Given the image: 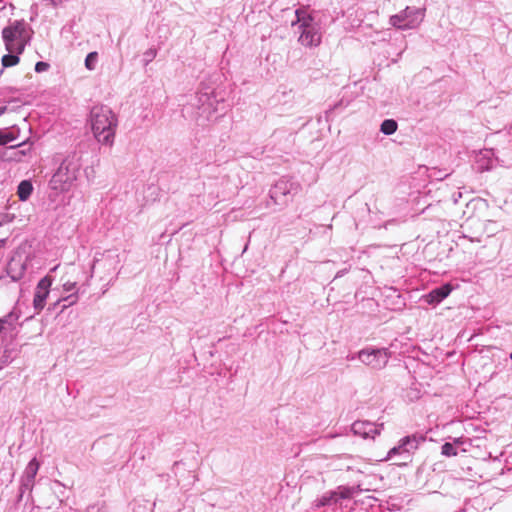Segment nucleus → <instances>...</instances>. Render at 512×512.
<instances>
[{"label": "nucleus", "instance_id": "nucleus-8", "mask_svg": "<svg viewBox=\"0 0 512 512\" xmlns=\"http://www.w3.org/2000/svg\"><path fill=\"white\" fill-rule=\"evenodd\" d=\"M300 185L290 179L281 178L270 191V196L275 203H280L282 197L295 195L299 192Z\"/></svg>", "mask_w": 512, "mask_h": 512}, {"label": "nucleus", "instance_id": "nucleus-29", "mask_svg": "<svg viewBox=\"0 0 512 512\" xmlns=\"http://www.w3.org/2000/svg\"><path fill=\"white\" fill-rule=\"evenodd\" d=\"M7 111V107L6 106H0V116H2L3 114H5Z\"/></svg>", "mask_w": 512, "mask_h": 512}, {"label": "nucleus", "instance_id": "nucleus-10", "mask_svg": "<svg viewBox=\"0 0 512 512\" xmlns=\"http://www.w3.org/2000/svg\"><path fill=\"white\" fill-rule=\"evenodd\" d=\"M383 424H375L369 421H355L352 424V431L354 434L359 435L363 438L374 439L376 435L380 434Z\"/></svg>", "mask_w": 512, "mask_h": 512}, {"label": "nucleus", "instance_id": "nucleus-14", "mask_svg": "<svg viewBox=\"0 0 512 512\" xmlns=\"http://www.w3.org/2000/svg\"><path fill=\"white\" fill-rule=\"evenodd\" d=\"M452 291L450 284H445L433 289L430 293L424 296L426 303L431 305L439 304L443 301Z\"/></svg>", "mask_w": 512, "mask_h": 512}, {"label": "nucleus", "instance_id": "nucleus-11", "mask_svg": "<svg viewBox=\"0 0 512 512\" xmlns=\"http://www.w3.org/2000/svg\"><path fill=\"white\" fill-rule=\"evenodd\" d=\"M198 109L201 111L202 115H206L207 118L211 116L212 113L218 112V100L213 92H200L198 93Z\"/></svg>", "mask_w": 512, "mask_h": 512}, {"label": "nucleus", "instance_id": "nucleus-33", "mask_svg": "<svg viewBox=\"0 0 512 512\" xmlns=\"http://www.w3.org/2000/svg\"><path fill=\"white\" fill-rule=\"evenodd\" d=\"M2 332V323L0 322V333Z\"/></svg>", "mask_w": 512, "mask_h": 512}, {"label": "nucleus", "instance_id": "nucleus-6", "mask_svg": "<svg viewBox=\"0 0 512 512\" xmlns=\"http://www.w3.org/2000/svg\"><path fill=\"white\" fill-rule=\"evenodd\" d=\"M358 359L366 366L381 370L386 367L391 353L387 348H364L357 353Z\"/></svg>", "mask_w": 512, "mask_h": 512}, {"label": "nucleus", "instance_id": "nucleus-18", "mask_svg": "<svg viewBox=\"0 0 512 512\" xmlns=\"http://www.w3.org/2000/svg\"><path fill=\"white\" fill-rule=\"evenodd\" d=\"M338 502V492L330 491L322 495L319 499L315 500L314 507L320 508L324 506H330Z\"/></svg>", "mask_w": 512, "mask_h": 512}, {"label": "nucleus", "instance_id": "nucleus-34", "mask_svg": "<svg viewBox=\"0 0 512 512\" xmlns=\"http://www.w3.org/2000/svg\"><path fill=\"white\" fill-rule=\"evenodd\" d=\"M510 359L512 360V352L510 353Z\"/></svg>", "mask_w": 512, "mask_h": 512}, {"label": "nucleus", "instance_id": "nucleus-25", "mask_svg": "<svg viewBox=\"0 0 512 512\" xmlns=\"http://www.w3.org/2000/svg\"><path fill=\"white\" fill-rule=\"evenodd\" d=\"M14 139L15 136L11 132H5L0 129V145H6Z\"/></svg>", "mask_w": 512, "mask_h": 512}, {"label": "nucleus", "instance_id": "nucleus-2", "mask_svg": "<svg viewBox=\"0 0 512 512\" xmlns=\"http://www.w3.org/2000/svg\"><path fill=\"white\" fill-rule=\"evenodd\" d=\"M291 26L295 34H298V43L304 47H317L321 43L322 35L320 26L305 9L295 10V19Z\"/></svg>", "mask_w": 512, "mask_h": 512}, {"label": "nucleus", "instance_id": "nucleus-28", "mask_svg": "<svg viewBox=\"0 0 512 512\" xmlns=\"http://www.w3.org/2000/svg\"><path fill=\"white\" fill-rule=\"evenodd\" d=\"M87 512H105V510L98 505H91L88 507Z\"/></svg>", "mask_w": 512, "mask_h": 512}, {"label": "nucleus", "instance_id": "nucleus-4", "mask_svg": "<svg viewBox=\"0 0 512 512\" xmlns=\"http://www.w3.org/2000/svg\"><path fill=\"white\" fill-rule=\"evenodd\" d=\"M33 31L24 20L10 22L2 30L5 48L10 53L21 54L30 42Z\"/></svg>", "mask_w": 512, "mask_h": 512}, {"label": "nucleus", "instance_id": "nucleus-27", "mask_svg": "<svg viewBox=\"0 0 512 512\" xmlns=\"http://www.w3.org/2000/svg\"><path fill=\"white\" fill-rule=\"evenodd\" d=\"M50 65L47 62L39 61L35 64V71L37 73L45 72L49 69Z\"/></svg>", "mask_w": 512, "mask_h": 512}, {"label": "nucleus", "instance_id": "nucleus-26", "mask_svg": "<svg viewBox=\"0 0 512 512\" xmlns=\"http://www.w3.org/2000/svg\"><path fill=\"white\" fill-rule=\"evenodd\" d=\"M157 55V51L154 48L148 49L144 53V65H148Z\"/></svg>", "mask_w": 512, "mask_h": 512}, {"label": "nucleus", "instance_id": "nucleus-12", "mask_svg": "<svg viewBox=\"0 0 512 512\" xmlns=\"http://www.w3.org/2000/svg\"><path fill=\"white\" fill-rule=\"evenodd\" d=\"M39 462L36 458H33L25 468L24 475L21 480L20 497H22L25 491H31L34 486V479L39 470Z\"/></svg>", "mask_w": 512, "mask_h": 512}, {"label": "nucleus", "instance_id": "nucleus-15", "mask_svg": "<svg viewBox=\"0 0 512 512\" xmlns=\"http://www.w3.org/2000/svg\"><path fill=\"white\" fill-rule=\"evenodd\" d=\"M493 152L492 150H481L476 156L477 170L484 172L490 170L493 164Z\"/></svg>", "mask_w": 512, "mask_h": 512}, {"label": "nucleus", "instance_id": "nucleus-1", "mask_svg": "<svg viewBox=\"0 0 512 512\" xmlns=\"http://www.w3.org/2000/svg\"><path fill=\"white\" fill-rule=\"evenodd\" d=\"M90 124L95 139L102 145L114 144L117 116L107 106H95L90 112Z\"/></svg>", "mask_w": 512, "mask_h": 512}, {"label": "nucleus", "instance_id": "nucleus-16", "mask_svg": "<svg viewBox=\"0 0 512 512\" xmlns=\"http://www.w3.org/2000/svg\"><path fill=\"white\" fill-rule=\"evenodd\" d=\"M371 483H369L367 486L364 483H359L355 487H343L340 486L336 490L338 492V500L339 499H348L350 498L354 493L362 492V491H370L373 490L370 487Z\"/></svg>", "mask_w": 512, "mask_h": 512}, {"label": "nucleus", "instance_id": "nucleus-30", "mask_svg": "<svg viewBox=\"0 0 512 512\" xmlns=\"http://www.w3.org/2000/svg\"><path fill=\"white\" fill-rule=\"evenodd\" d=\"M6 241L7 239H0V248L5 246Z\"/></svg>", "mask_w": 512, "mask_h": 512}, {"label": "nucleus", "instance_id": "nucleus-5", "mask_svg": "<svg viewBox=\"0 0 512 512\" xmlns=\"http://www.w3.org/2000/svg\"><path fill=\"white\" fill-rule=\"evenodd\" d=\"M425 8L406 6L399 13L391 15L389 24L399 30L417 29L425 18Z\"/></svg>", "mask_w": 512, "mask_h": 512}, {"label": "nucleus", "instance_id": "nucleus-31", "mask_svg": "<svg viewBox=\"0 0 512 512\" xmlns=\"http://www.w3.org/2000/svg\"><path fill=\"white\" fill-rule=\"evenodd\" d=\"M6 222V215L2 217L0 220V226H2Z\"/></svg>", "mask_w": 512, "mask_h": 512}, {"label": "nucleus", "instance_id": "nucleus-32", "mask_svg": "<svg viewBox=\"0 0 512 512\" xmlns=\"http://www.w3.org/2000/svg\"><path fill=\"white\" fill-rule=\"evenodd\" d=\"M355 358V355L348 356V359L353 360Z\"/></svg>", "mask_w": 512, "mask_h": 512}, {"label": "nucleus", "instance_id": "nucleus-7", "mask_svg": "<svg viewBox=\"0 0 512 512\" xmlns=\"http://www.w3.org/2000/svg\"><path fill=\"white\" fill-rule=\"evenodd\" d=\"M424 440L416 435L406 436L399 441V444L391 448L387 454V459L395 455L402 456L404 463L410 460L411 455L418 449L420 442Z\"/></svg>", "mask_w": 512, "mask_h": 512}, {"label": "nucleus", "instance_id": "nucleus-24", "mask_svg": "<svg viewBox=\"0 0 512 512\" xmlns=\"http://www.w3.org/2000/svg\"><path fill=\"white\" fill-rule=\"evenodd\" d=\"M441 454L446 457H452L457 455V449L454 444L445 442L441 447Z\"/></svg>", "mask_w": 512, "mask_h": 512}, {"label": "nucleus", "instance_id": "nucleus-13", "mask_svg": "<svg viewBox=\"0 0 512 512\" xmlns=\"http://www.w3.org/2000/svg\"><path fill=\"white\" fill-rule=\"evenodd\" d=\"M51 284L52 281L49 277H44L38 282L33 299L35 310L41 311L44 308Z\"/></svg>", "mask_w": 512, "mask_h": 512}, {"label": "nucleus", "instance_id": "nucleus-23", "mask_svg": "<svg viewBox=\"0 0 512 512\" xmlns=\"http://www.w3.org/2000/svg\"><path fill=\"white\" fill-rule=\"evenodd\" d=\"M97 61H98V53L90 52L87 54V56L85 58V67L89 71H93L96 68Z\"/></svg>", "mask_w": 512, "mask_h": 512}, {"label": "nucleus", "instance_id": "nucleus-17", "mask_svg": "<svg viewBox=\"0 0 512 512\" xmlns=\"http://www.w3.org/2000/svg\"><path fill=\"white\" fill-rule=\"evenodd\" d=\"M63 291L65 293H70L68 296L62 298L63 301H68V306L73 305L78 301L76 281H66L63 284Z\"/></svg>", "mask_w": 512, "mask_h": 512}, {"label": "nucleus", "instance_id": "nucleus-3", "mask_svg": "<svg viewBox=\"0 0 512 512\" xmlns=\"http://www.w3.org/2000/svg\"><path fill=\"white\" fill-rule=\"evenodd\" d=\"M81 168V156L78 153L69 154L53 174L50 180V187L53 190L68 191L77 179Z\"/></svg>", "mask_w": 512, "mask_h": 512}, {"label": "nucleus", "instance_id": "nucleus-19", "mask_svg": "<svg viewBox=\"0 0 512 512\" xmlns=\"http://www.w3.org/2000/svg\"><path fill=\"white\" fill-rule=\"evenodd\" d=\"M33 191V185L29 180H23L19 183L17 188V195L21 201L29 199Z\"/></svg>", "mask_w": 512, "mask_h": 512}, {"label": "nucleus", "instance_id": "nucleus-20", "mask_svg": "<svg viewBox=\"0 0 512 512\" xmlns=\"http://www.w3.org/2000/svg\"><path fill=\"white\" fill-rule=\"evenodd\" d=\"M398 124L394 119H386L381 123L380 131L385 135H392L397 131Z\"/></svg>", "mask_w": 512, "mask_h": 512}, {"label": "nucleus", "instance_id": "nucleus-21", "mask_svg": "<svg viewBox=\"0 0 512 512\" xmlns=\"http://www.w3.org/2000/svg\"><path fill=\"white\" fill-rule=\"evenodd\" d=\"M18 55L19 54H17V53L14 54V53H10V52H9V54L4 55L1 59L3 68H8V67L17 65L20 61V58Z\"/></svg>", "mask_w": 512, "mask_h": 512}, {"label": "nucleus", "instance_id": "nucleus-9", "mask_svg": "<svg viewBox=\"0 0 512 512\" xmlns=\"http://www.w3.org/2000/svg\"><path fill=\"white\" fill-rule=\"evenodd\" d=\"M26 270V258L21 253H15L10 258L6 272L13 281H18Z\"/></svg>", "mask_w": 512, "mask_h": 512}, {"label": "nucleus", "instance_id": "nucleus-22", "mask_svg": "<svg viewBox=\"0 0 512 512\" xmlns=\"http://www.w3.org/2000/svg\"><path fill=\"white\" fill-rule=\"evenodd\" d=\"M19 319V313L16 310H12L9 314L0 318V322L2 323V330L5 329V326L13 327L14 323Z\"/></svg>", "mask_w": 512, "mask_h": 512}]
</instances>
